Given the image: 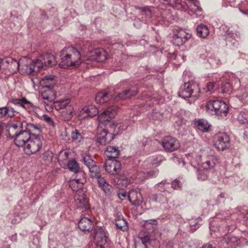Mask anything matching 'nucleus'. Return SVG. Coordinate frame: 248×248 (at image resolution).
Instances as JSON below:
<instances>
[{"mask_svg": "<svg viewBox=\"0 0 248 248\" xmlns=\"http://www.w3.org/2000/svg\"><path fill=\"white\" fill-rule=\"evenodd\" d=\"M94 240L100 248H109V239L105 228L97 227L95 229Z\"/></svg>", "mask_w": 248, "mask_h": 248, "instance_id": "6", "label": "nucleus"}, {"mask_svg": "<svg viewBox=\"0 0 248 248\" xmlns=\"http://www.w3.org/2000/svg\"><path fill=\"white\" fill-rule=\"evenodd\" d=\"M94 59L98 62H102L107 59V53L102 48L96 49L94 51Z\"/></svg>", "mask_w": 248, "mask_h": 248, "instance_id": "27", "label": "nucleus"}, {"mask_svg": "<svg viewBox=\"0 0 248 248\" xmlns=\"http://www.w3.org/2000/svg\"><path fill=\"white\" fill-rule=\"evenodd\" d=\"M214 145L217 150L224 151L230 146V138L225 133H218L214 137Z\"/></svg>", "mask_w": 248, "mask_h": 248, "instance_id": "7", "label": "nucleus"}, {"mask_svg": "<svg viewBox=\"0 0 248 248\" xmlns=\"http://www.w3.org/2000/svg\"><path fill=\"white\" fill-rule=\"evenodd\" d=\"M110 98V95L107 92H99L95 96V100L98 104H103L107 102Z\"/></svg>", "mask_w": 248, "mask_h": 248, "instance_id": "28", "label": "nucleus"}, {"mask_svg": "<svg viewBox=\"0 0 248 248\" xmlns=\"http://www.w3.org/2000/svg\"><path fill=\"white\" fill-rule=\"evenodd\" d=\"M33 67L35 68V71H39L42 69L44 66L43 60L40 58L39 59H36L35 61L31 62Z\"/></svg>", "mask_w": 248, "mask_h": 248, "instance_id": "45", "label": "nucleus"}, {"mask_svg": "<svg viewBox=\"0 0 248 248\" xmlns=\"http://www.w3.org/2000/svg\"><path fill=\"white\" fill-rule=\"evenodd\" d=\"M71 136L73 140L78 142L80 141L83 138L80 133L77 129L72 132Z\"/></svg>", "mask_w": 248, "mask_h": 248, "instance_id": "51", "label": "nucleus"}, {"mask_svg": "<svg viewBox=\"0 0 248 248\" xmlns=\"http://www.w3.org/2000/svg\"><path fill=\"white\" fill-rule=\"evenodd\" d=\"M7 129H8V124L0 121V137L2 135L5 129L6 130V133H7Z\"/></svg>", "mask_w": 248, "mask_h": 248, "instance_id": "53", "label": "nucleus"}, {"mask_svg": "<svg viewBox=\"0 0 248 248\" xmlns=\"http://www.w3.org/2000/svg\"><path fill=\"white\" fill-rule=\"evenodd\" d=\"M69 103L70 101L69 99L57 101L53 102V106L56 110H59L62 109V110L69 105Z\"/></svg>", "mask_w": 248, "mask_h": 248, "instance_id": "34", "label": "nucleus"}, {"mask_svg": "<svg viewBox=\"0 0 248 248\" xmlns=\"http://www.w3.org/2000/svg\"><path fill=\"white\" fill-rule=\"evenodd\" d=\"M73 108L69 105L61 112V115L65 120H68L72 117Z\"/></svg>", "mask_w": 248, "mask_h": 248, "instance_id": "35", "label": "nucleus"}, {"mask_svg": "<svg viewBox=\"0 0 248 248\" xmlns=\"http://www.w3.org/2000/svg\"><path fill=\"white\" fill-rule=\"evenodd\" d=\"M187 7L194 12H201L202 8L200 6V2L198 0L189 1L186 3Z\"/></svg>", "mask_w": 248, "mask_h": 248, "instance_id": "33", "label": "nucleus"}, {"mask_svg": "<svg viewBox=\"0 0 248 248\" xmlns=\"http://www.w3.org/2000/svg\"><path fill=\"white\" fill-rule=\"evenodd\" d=\"M205 108L211 115L225 117L228 113L229 107L224 102L218 99H210L206 104Z\"/></svg>", "mask_w": 248, "mask_h": 248, "instance_id": "3", "label": "nucleus"}, {"mask_svg": "<svg viewBox=\"0 0 248 248\" xmlns=\"http://www.w3.org/2000/svg\"><path fill=\"white\" fill-rule=\"evenodd\" d=\"M115 135L105 129H103L96 136V141L100 144L105 145L109 143L114 138Z\"/></svg>", "mask_w": 248, "mask_h": 248, "instance_id": "14", "label": "nucleus"}, {"mask_svg": "<svg viewBox=\"0 0 248 248\" xmlns=\"http://www.w3.org/2000/svg\"><path fill=\"white\" fill-rule=\"evenodd\" d=\"M157 173V171H151L150 172H148V174L150 176H155L156 175V174Z\"/></svg>", "mask_w": 248, "mask_h": 248, "instance_id": "62", "label": "nucleus"}, {"mask_svg": "<svg viewBox=\"0 0 248 248\" xmlns=\"http://www.w3.org/2000/svg\"><path fill=\"white\" fill-rule=\"evenodd\" d=\"M231 2L238 1L239 2L240 0H229Z\"/></svg>", "mask_w": 248, "mask_h": 248, "instance_id": "64", "label": "nucleus"}, {"mask_svg": "<svg viewBox=\"0 0 248 248\" xmlns=\"http://www.w3.org/2000/svg\"><path fill=\"white\" fill-rule=\"evenodd\" d=\"M11 102L15 105H18L23 108H25V105L32 106V103L25 98H22V99H13L11 100Z\"/></svg>", "mask_w": 248, "mask_h": 248, "instance_id": "39", "label": "nucleus"}, {"mask_svg": "<svg viewBox=\"0 0 248 248\" xmlns=\"http://www.w3.org/2000/svg\"><path fill=\"white\" fill-rule=\"evenodd\" d=\"M56 83L55 77L54 76H46L44 78L40 81V84L43 87V89L49 88H54Z\"/></svg>", "mask_w": 248, "mask_h": 248, "instance_id": "22", "label": "nucleus"}, {"mask_svg": "<svg viewBox=\"0 0 248 248\" xmlns=\"http://www.w3.org/2000/svg\"><path fill=\"white\" fill-rule=\"evenodd\" d=\"M216 160L213 156H209L207 160L202 163V169L208 170V169L213 168L215 165Z\"/></svg>", "mask_w": 248, "mask_h": 248, "instance_id": "37", "label": "nucleus"}, {"mask_svg": "<svg viewBox=\"0 0 248 248\" xmlns=\"http://www.w3.org/2000/svg\"><path fill=\"white\" fill-rule=\"evenodd\" d=\"M78 227L81 231L90 232L93 228V222L88 217H82L78 221Z\"/></svg>", "mask_w": 248, "mask_h": 248, "instance_id": "17", "label": "nucleus"}, {"mask_svg": "<svg viewBox=\"0 0 248 248\" xmlns=\"http://www.w3.org/2000/svg\"><path fill=\"white\" fill-rule=\"evenodd\" d=\"M138 92L137 87L131 86L119 93L117 96L121 99H127L136 95Z\"/></svg>", "mask_w": 248, "mask_h": 248, "instance_id": "18", "label": "nucleus"}, {"mask_svg": "<svg viewBox=\"0 0 248 248\" xmlns=\"http://www.w3.org/2000/svg\"><path fill=\"white\" fill-rule=\"evenodd\" d=\"M81 111L83 113H86L88 116L91 117L96 115L99 112L97 108L93 105L85 107Z\"/></svg>", "mask_w": 248, "mask_h": 248, "instance_id": "30", "label": "nucleus"}, {"mask_svg": "<svg viewBox=\"0 0 248 248\" xmlns=\"http://www.w3.org/2000/svg\"><path fill=\"white\" fill-rule=\"evenodd\" d=\"M23 129V124L21 122L11 121L8 123V129H7L6 135L7 137L13 139Z\"/></svg>", "mask_w": 248, "mask_h": 248, "instance_id": "11", "label": "nucleus"}, {"mask_svg": "<svg viewBox=\"0 0 248 248\" xmlns=\"http://www.w3.org/2000/svg\"><path fill=\"white\" fill-rule=\"evenodd\" d=\"M162 146L166 152H172L180 147V142L177 139L171 136L165 137L162 141Z\"/></svg>", "mask_w": 248, "mask_h": 248, "instance_id": "9", "label": "nucleus"}, {"mask_svg": "<svg viewBox=\"0 0 248 248\" xmlns=\"http://www.w3.org/2000/svg\"><path fill=\"white\" fill-rule=\"evenodd\" d=\"M184 124V120L181 118L177 117L173 124V125L177 130L180 131Z\"/></svg>", "mask_w": 248, "mask_h": 248, "instance_id": "47", "label": "nucleus"}, {"mask_svg": "<svg viewBox=\"0 0 248 248\" xmlns=\"http://www.w3.org/2000/svg\"><path fill=\"white\" fill-rule=\"evenodd\" d=\"M208 170L203 169H200L198 170V178L199 180L203 181L207 178Z\"/></svg>", "mask_w": 248, "mask_h": 248, "instance_id": "48", "label": "nucleus"}, {"mask_svg": "<svg viewBox=\"0 0 248 248\" xmlns=\"http://www.w3.org/2000/svg\"><path fill=\"white\" fill-rule=\"evenodd\" d=\"M239 99L244 103H248V91L244 90L242 93L238 96Z\"/></svg>", "mask_w": 248, "mask_h": 248, "instance_id": "50", "label": "nucleus"}, {"mask_svg": "<svg viewBox=\"0 0 248 248\" xmlns=\"http://www.w3.org/2000/svg\"><path fill=\"white\" fill-rule=\"evenodd\" d=\"M215 86H216V83L214 82H210L207 83L206 86V92H213L215 87Z\"/></svg>", "mask_w": 248, "mask_h": 248, "instance_id": "54", "label": "nucleus"}, {"mask_svg": "<svg viewBox=\"0 0 248 248\" xmlns=\"http://www.w3.org/2000/svg\"><path fill=\"white\" fill-rule=\"evenodd\" d=\"M162 160V156H159L158 157H156V158H154L152 163L154 164H157L158 162H161Z\"/></svg>", "mask_w": 248, "mask_h": 248, "instance_id": "60", "label": "nucleus"}, {"mask_svg": "<svg viewBox=\"0 0 248 248\" xmlns=\"http://www.w3.org/2000/svg\"><path fill=\"white\" fill-rule=\"evenodd\" d=\"M99 187L103 191L106 196L110 198L114 194L113 188L103 178H98L97 181Z\"/></svg>", "mask_w": 248, "mask_h": 248, "instance_id": "16", "label": "nucleus"}, {"mask_svg": "<svg viewBox=\"0 0 248 248\" xmlns=\"http://www.w3.org/2000/svg\"><path fill=\"white\" fill-rule=\"evenodd\" d=\"M82 159L84 164L89 168L95 165V162L92 159L91 156L87 154H82L81 155Z\"/></svg>", "mask_w": 248, "mask_h": 248, "instance_id": "38", "label": "nucleus"}, {"mask_svg": "<svg viewBox=\"0 0 248 248\" xmlns=\"http://www.w3.org/2000/svg\"><path fill=\"white\" fill-rule=\"evenodd\" d=\"M174 35L173 38L174 44L177 46L183 45L191 37V34L186 32L182 29L177 30L174 33Z\"/></svg>", "mask_w": 248, "mask_h": 248, "instance_id": "13", "label": "nucleus"}, {"mask_svg": "<svg viewBox=\"0 0 248 248\" xmlns=\"http://www.w3.org/2000/svg\"><path fill=\"white\" fill-rule=\"evenodd\" d=\"M235 35L237 36V35L236 34H234L233 33H227V36H226V38H227V39H229L231 37L235 38V37H234Z\"/></svg>", "mask_w": 248, "mask_h": 248, "instance_id": "61", "label": "nucleus"}, {"mask_svg": "<svg viewBox=\"0 0 248 248\" xmlns=\"http://www.w3.org/2000/svg\"><path fill=\"white\" fill-rule=\"evenodd\" d=\"M128 223L123 217H119L115 219V225L120 230L125 231L128 229Z\"/></svg>", "mask_w": 248, "mask_h": 248, "instance_id": "29", "label": "nucleus"}, {"mask_svg": "<svg viewBox=\"0 0 248 248\" xmlns=\"http://www.w3.org/2000/svg\"><path fill=\"white\" fill-rule=\"evenodd\" d=\"M232 91V87L229 82H226L221 83L220 87V92L223 93H230Z\"/></svg>", "mask_w": 248, "mask_h": 248, "instance_id": "41", "label": "nucleus"}, {"mask_svg": "<svg viewBox=\"0 0 248 248\" xmlns=\"http://www.w3.org/2000/svg\"><path fill=\"white\" fill-rule=\"evenodd\" d=\"M29 62L27 63L26 64H24L23 62L22 64H20V66L21 67V68L25 70V72L28 75H31L33 72H36L35 71V68L33 67L32 64L31 63L30 64L28 65Z\"/></svg>", "mask_w": 248, "mask_h": 248, "instance_id": "42", "label": "nucleus"}, {"mask_svg": "<svg viewBox=\"0 0 248 248\" xmlns=\"http://www.w3.org/2000/svg\"><path fill=\"white\" fill-rule=\"evenodd\" d=\"M79 182L77 180L74 179L70 181L69 186L73 191H76L82 188L83 184H79Z\"/></svg>", "mask_w": 248, "mask_h": 248, "instance_id": "44", "label": "nucleus"}, {"mask_svg": "<svg viewBox=\"0 0 248 248\" xmlns=\"http://www.w3.org/2000/svg\"><path fill=\"white\" fill-rule=\"evenodd\" d=\"M105 167L106 171L112 175L119 173L122 168L121 162L116 159L107 160L105 164Z\"/></svg>", "mask_w": 248, "mask_h": 248, "instance_id": "12", "label": "nucleus"}, {"mask_svg": "<svg viewBox=\"0 0 248 248\" xmlns=\"http://www.w3.org/2000/svg\"><path fill=\"white\" fill-rule=\"evenodd\" d=\"M171 186L173 188L176 189L180 187L179 182L176 180H174L172 182Z\"/></svg>", "mask_w": 248, "mask_h": 248, "instance_id": "57", "label": "nucleus"}, {"mask_svg": "<svg viewBox=\"0 0 248 248\" xmlns=\"http://www.w3.org/2000/svg\"><path fill=\"white\" fill-rule=\"evenodd\" d=\"M61 62L59 66L63 68L77 67L81 63L80 53L73 47H69L61 52Z\"/></svg>", "mask_w": 248, "mask_h": 248, "instance_id": "1", "label": "nucleus"}, {"mask_svg": "<svg viewBox=\"0 0 248 248\" xmlns=\"http://www.w3.org/2000/svg\"><path fill=\"white\" fill-rule=\"evenodd\" d=\"M243 137L244 139L248 142V126L246 127L244 129Z\"/></svg>", "mask_w": 248, "mask_h": 248, "instance_id": "58", "label": "nucleus"}, {"mask_svg": "<svg viewBox=\"0 0 248 248\" xmlns=\"http://www.w3.org/2000/svg\"><path fill=\"white\" fill-rule=\"evenodd\" d=\"M106 156L109 158L114 159L117 158L120 155V151L118 148L115 146H108L105 150Z\"/></svg>", "mask_w": 248, "mask_h": 248, "instance_id": "25", "label": "nucleus"}, {"mask_svg": "<svg viewBox=\"0 0 248 248\" xmlns=\"http://www.w3.org/2000/svg\"><path fill=\"white\" fill-rule=\"evenodd\" d=\"M40 103L42 105H43L45 108L46 109L48 112H52L53 109V102H48L46 101V100H40Z\"/></svg>", "mask_w": 248, "mask_h": 248, "instance_id": "46", "label": "nucleus"}, {"mask_svg": "<svg viewBox=\"0 0 248 248\" xmlns=\"http://www.w3.org/2000/svg\"><path fill=\"white\" fill-rule=\"evenodd\" d=\"M164 4L169 5L178 10H183L185 5L183 4L181 0H161Z\"/></svg>", "mask_w": 248, "mask_h": 248, "instance_id": "24", "label": "nucleus"}, {"mask_svg": "<svg viewBox=\"0 0 248 248\" xmlns=\"http://www.w3.org/2000/svg\"><path fill=\"white\" fill-rule=\"evenodd\" d=\"M75 178L74 179L79 182V184H84L86 181V175L84 171L78 170L75 172Z\"/></svg>", "mask_w": 248, "mask_h": 248, "instance_id": "40", "label": "nucleus"}, {"mask_svg": "<svg viewBox=\"0 0 248 248\" xmlns=\"http://www.w3.org/2000/svg\"><path fill=\"white\" fill-rule=\"evenodd\" d=\"M24 60H26V58L20 59L17 62L11 57L6 58L2 62L1 65L3 68H6L10 73L14 74L19 70L20 64H22Z\"/></svg>", "mask_w": 248, "mask_h": 248, "instance_id": "8", "label": "nucleus"}, {"mask_svg": "<svg viewBox=\"0 0 248 248\" xmlns=\"http://www.w3.org/2000/svg\"><path fill=\"white\" fill-rule=\"evenodd\" d=\"M118 110V108L116 106H112L108 107L98 116V121L102 124L109 121L114 117Z\"/></svg>", "mask_w": 248, "mask_h": 248, "instance_id": "10", "label": "nucleus"}, {"mask_svg": "<svg viewBox=\"0 0 248 248\" xmlns=\"http://www.w3.org/2000/svg\"><path fill=\"white\" fill-rule=\"evenodd\" d=\"M40 58L43 60V63L46 67H51L57 63L55 56L49 53L42 54L40 56Z\"/></svg>", "mask_w": 248, "mask_h": 248, "instance_id": "20", "label": "nucleus"}, {"mask_svg": "<svg viewBox=\"0 0 248 248\" xmlns=\"http://www.w3.org/2000/svg\"><path fill=\"white\" fill-rule=\"evenodd\" d=\"M40 157L44 164L48 165L52 161L53 153L51 151L48 150L44 152L40 156Z\"/></svg>", "mask_w": 248, "mask_h": 248, "instance_id": "32", "label": "nucleus"}, {"mask_svg": "<svg viewBox=\"0 0 248 248\" xmlns=\"http://www.w3.org/2000/svg\"><path fill=\"white\" fill-rule=\"evenodd\" d=\"M141 242L146 248H150V245L153 240H151L149 236L145 235L141 238Z\"/></svg>", "mask_w": 248, "mask_h": 248, "instance_id": "49", "label": "nucleus"}, {"mask_svg": "<svg viewBox=\"0 0 248 248\" xmlns=\"http://www.w3.org/2000/svg\"><path fill=\"white\" fill-rule=\"evenodd\" d=\"M68 168L73 172H77L79 170L78 163L75 160H70L67 164Z\"/></svg>", "mask_w": 248, "mask_h": 248, "instance_id": "43", "label": "nucleus"}, {"mask_svg": "<svg viewBox=\"0 0 248 248\" xmlns=\"http://www.w3.org/2000/svg\"><path fill=\"white\" fill-rule=\"evenodd\" d=\"M197 33L199 36L204 38L209 35V30L206 25L202 24L197 27Z\"/></svg>", "mask_w": 248, "mask_h": 248, "instance_id": "31", "label": "nucleus"}, {"mask_svg": "<svg viewBox=\"0 0 248 248\" xmlns=\"http://www.w3.org/2000/svg\"><path fill=\"white\" fill-rule=\"evenodd\" d=\"M90 171V175L92 178H96L98 181V178H103L100 175V170L98 166L95 165L91 166L88 168Z\"/></svg>", "mask_w": 248, "mask_h": 248, "instance_id": "36", "label": "nucleus"}, {"mask_svg": "<svg viewBox=\"0 0 248 248\" xmlns=\"http://www.w3.org/2000/svg\"><path fill=\"white\" fill-rule=\"evenodd\" d=\"M38 132L39 125L28 123L25 129H23L14 137L15 144L18 147L24 148L32 135H36Z\"/></svg>", "mask_w": 248, "mask_h": 248, "instance_id": "2", "label": "nucleus"}, {"mask_svg": "<svg viewBox=\"0 0 248 248\" xmlns=\"http://www.w3.org/2000/svg\"><path fill=\"white\" fill-rule=\"evenodd\" d=\"M226 242L231 246H235V243L237 242V238L233 236H228L226 238Z\"/></svg>", "mask_w": 248, "mask_h": 248, "instance_id": "52", "label": "nucleus"}, {"mask_svg": "<svg viewBox=\"0 0 248 248\" xmlns=\"http://www.w3.org/2000/svg\"><path fill=\"white\" fill-rule=\"evenodd\" d=\"M200 88L195 83L187 82L184 83L180 88L178 92L179 96L184 98H194L199 96Z\"/></svg>", "mask_w": 248, "mask_h": 248, "instance_id": "5", "label": "nucleus"}, {"mask_svg": "<svg viewBox=\"0 0 248 248\" xmlns=\"http://www.w3.org/2000/svg\"><path fill=\"white\" fill-rule=\"evenodd\" d=\"M16 111L9 106L0 108V118H11L15 116Z\"/></svg>", "mask_w": 248, "mask_h": 248, "instance_id": "23", "label": "nucleus"}, {"mask_svg": "<svg viewBox=\"0 0 248 248\" xmlns=\"http://www.w3.org/2000/svg\"><path fill=\"white\" fill-rule=\"evenodd\" d=\"M196 128L203 132H207L210 130V125L207 121L204 119H200L195 123Z\"/></svg>", "mask_w": 248, "mask_h": 248, "instance_id": "26", "label": "nucleus"}, {"mask_svg": "<svg viewBox=\"0 0 248 248\" xmlns=\"http://www.w3.org/2000/svg\"><path fill=\"white\" fill-rule=\"evenodd\" d=\"M245 218V223L247 226H248V213L246 215Z\"/></svg>", "mask_w": 248, "mask_h": 248, "instance_id": "63", "label": "nucleus"}, {"mask_svg": "<svg viewBox=\"0 0 248 248\" xmlns=\"http://www.w3.org/2000/svg\"><path fill=\"white\" fill-rule=\"evenodd\" d=\"M44 119L50 125H52V126H55V123L52 120V118L48 116V115L45 114L43 115Z\"/></svg>", "mask_w": 248, "mask_h": 248, "instance_id": "55", "label": "nucleus"}, {"mask_svg": "<svg viewBox=\"0 0 248 248\" xmlns=\"http://www.w3.org/2000/svg\"><path fill=\"white\" fill-rule=\"evenodd\" d=\"M41 96L43 100H46L48 102H53L56 98V92L54 88L43 89Z\"/></svg>", "mask_w": 248, "mask_h": 248, "instance_id": "19", "label": "nucleus"}, {"mask_svg": "<svg viewBox=\"0 0 248 248\" xmlns=\"http://www.w3.org/2000/svg\"><path fill=\"white\" fill-rule=\"evenodd\" d=\"M142 11L145 13L146 15L149 16H151V10L147 7H144L143 8Z\"/></svg>", "mask_w": 248, "mask_h": 248, "instance_id": "59", "label": "nucleus"}, {"mask_svg": "<svg viewBox=\"0 0 248 248\" xmlns=\"http://www.w3.org/2000/svg\"><path fill=\"white\" fill-rule=\"evenodd\" d=\"M128 198L131 203L135 206H139L142 203V197L139 189L130 190Z\"/></svg>", "mask_w": 248, "mask_h": 248, "instance_id": "15", "label": "nucleus"}, {"mask_svg": "<svg viewBox=\"0 0 248 248\" xmlns=\"http://www.w3.org/2000/svg\"><path fill=\"white\" fill-rule=\"evenodd\" d=\"M118 198L121 200H124L126 197V194L125 192H122L118 193Z\"/></svg>", "mask_w": 248, "mask_h": 248, "instance_id": "56", "label": "nucleus"}, {"mask_svg": "<svg viewBox=\"0 0 248 248\" xmlns=\"http://www.w3.org/2000/svg\"><path fill=\"white\" fill-rule=\"evenodd\" d=\"M75 205L77 209L84 208L85 210L89 209L88 201L83 195H77L75 197Z\"/></svg>", "mask_w": 248, "mask_h": 248, "instance_id": "21", "label": "nucleus"}, {"mask_svg": "<svg viewBox=\"0 0 248 248\" xmlns=\"http://www.w3.org/2000/svg\"><path fill=\"white\" fill-rule=\"evenodd\" d=\"M41 133V126L39 125V132L36 135H32V136L30 138L27 144L24 148V152L26 155H31L35 154L41 149L44 139L40 135Z\"/></svg>", "mask_w": 248, "mask_h": 248, "instance_id": "4", "label": "nucleus"}]
</instances>
